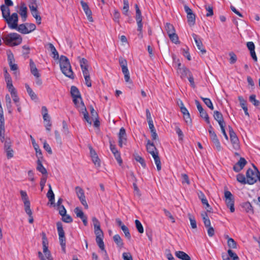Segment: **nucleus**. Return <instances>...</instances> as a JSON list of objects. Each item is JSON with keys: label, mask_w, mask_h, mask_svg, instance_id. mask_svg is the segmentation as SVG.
<instances>
[{"label": "nucleus", "mask_w": 260, "mask_h": 260, "mask_svg": "<svg viewBox=\"0 0 260 260\" xmlns=\"http://www.w3.org/2000/svg\"><path fill=\"white\" fill-rule=\"evenodd\" d=\"M1 10L2 12L3 17L7 23L10 28H16L17 27V22L18 21V17L16 13H13L10 16V9L2 5L1 6Z\"/></svg>", "instance_id": "obj_1"}, {"label": "nucleus", "mask_w": 260, "mask_h": 260, "mask_svg": "<svg viewBox=\"0 0 260 260\" xmlns=\"http://www.w3.org/2000/svg\"><path fill=\"white\" fill-rule=\"evenodd\" d=\"M2 39L5 44L9 46H15L20 44L22 39L21 36L17 33L12 32L3 36Z\"/></svg>", "instance_id": "obj_2"}, {"label": "nucleus", "mask_w": 260, "mask_h": 260, "mask_svg": "<svg viewBox=\"0 0 260 260\" xmlns=\"http://www.w3.org/2000/svg\"><path fill=\"white\" fill-rule=\"evenodd\" d=\"M60 68L62 73L67 77L74 78V74L69 59L65 56L61 55L60 58Z\"/></svg>", "instance_id": "obj_3"}, {"label": "nucleus", "mask_w": 260, "mask_h": 260, "mask_svg": "<svg viewBox=\"0 0 260 260\" xmlns=\"http://www.w3.org/2000/svg\"><path fill=\"white\" fill-rule=\"evenodd\" d=\"M253 166L255 169L254 171L249 168L247 170L246 173L247 183L250 185L253 184L257 181V178L258 176L257 170H258V169L255 166Z\"/></svg>", "instance_id": "obj_4"}, {"label": "nucleus", "mask_w": 260, "mask_h": 260, "mask_svg": "<svg viewBox=\"0 0 260 260\" xmlns=\"http://www.w3.org/2000/svg\"><path fill=\"white\" fill-rule=\"evenodd\" d=\"M224 198L226 206L230 208V211L233 213L235 211L234 196L230 191L226 190L224 191Z\"/></svg>", "instance_id": "obj_5"}, {"label": "nucleus", "mask_w": 260, "mask_h": 260, "mask_svg": "<svg viewBox=\"0 0 260 260\" xmlns=\"http://www.w3.org/2000/svg\"><path fill=\"white\" fill-rule=\"evenodd\" d=\"M119 62L122 68V72L124 75V80L125 82H128L130 80V76L127 67V61L123 58H120L119 59Z\"/></svg>", "instance_id": "obj_6"}, {"label": "nucleus", "mask_w": 260, "mask_h": 260, "mask_svg": "<svg viewBox=\"0 0 260 260\" xmlns=\"http://www.w3.org/2000/svg\"><path fill=\"white\" fill-rule=\"evenodd\" d=\"M76 194L80 201L81 204L85 207L86 209L88 208V205L85 199L84 191L83 189L79 186L75 187Z\"/></svg>", "instance_id": "obj_7"}, {"label": "nucleus", "mask_w": 260, "mask_h": 260, "mask_svg": "<svg viewBox=\"0 0 260 260\" xmlns=\"http://www.w3.org/2000/svg\"><path fill=\"white\" fill-rule=\"evenodd\" d=\"M11 144L12 142L11 140L10 139H6L5 142L4 149L8 159H10L13 157L14 151L11 147Z\"/></svg>", "instance_id": "obj_8"}, {"label": "nucleus", "mask_w": 260, "mask_h": 260, "mask_svg": "<svg viewBox=\"0 0 260 260\" xmlns=\"http://www.w3.org/2000/svg\"><path fill=\"white\" fill-rule=\"evenodd\" d=\"M195 103L196 104L197 109L200 112V116L204 118L205 121L208 123L210 124V120L209 116L206 111L204 110L201 104L198 100H195Z\"/></svg>", "instance_id": "obj_9"}, {"label": "nucleus", "mask_w": 260, "mask_h": 260, "mask_svg": "<svg viewBox=\"0 0 260 260\" xmlns=\"http://www.w3.org/2000/svg\"><path fill=\"white\" fill-rule=\"evenodd\" d=\"M80 3L84 13L87 17L88 20L90 22H92L93 18L92 17V12L90 9L88 4L83 1H81Z\"/></svg>", "instance_id": "obj_10"}, {"label": "nucleus", "mask_w": 260, "mask_h": 260, "mask_svg": "<svg viewBox=\"0 0 260 260\" xmlns=\"http://www.w3.org/2000/svg\"><path fill=\"white\" fill-rule=\"evenodd\" d=\"M29 8L32 16L36 19V22L38 24L41 23V17L37 10V5H29Z\"/></svg>", "instance_id": "obj_11"}, {"label": "nucleus", "mask_w": 260, "mask_h": 260, "mask_svg": "<svg viewBox=\"0 0 260 260\" xmlns=\"http://www.w3.org/2000/svg\"><path fill=\"white\" fill-rule=\"evenodd\" d=\"M146 148L147 152L151 154L153 157L158 155V151L154 143L151 142L150 140H147Z\"/></svg>", "instance_id": "obj_12"}, {"label": "nucleus", "mask_w": 260, "mask_h": 260, "mask_svg": "<svg viewBox=\"0 0 260 260\" xmlns=\"http://www.w3.org/2000/svg\"><path fill=\"white\" fill-rule=\"evenodd\" d=\"M126 134L125 129L124 127H121L118 134V144L120 147H122L123 144H125L126 142Z\"/></svg>", "instance_id": "obj_13"}, {"label": "nucleus", "mask_w": 260, "mask_h": 260, "mask_svg": "<svg viewBox=\"0 0 260 260\" xmlns=\"http://www.w3.org/2000/svg\"><path fill=\"white\" fill-rule=\"evenodd\" d=\"M210 137L211 139V141L213 143L214 146L215 147V148L218 151H220L221 150V146L220 143V142L219 141V139H218V137L215 134V132H210Z\"/></svg>", "instance_id": "obj_14"}, {"label": "nucleus", "mask_w": 260, "mask_h": 260, "mask_svg": "<svg viewBox=\"0 0 260 260\" xmlns=\"http://www.w3.org/2000/svg\"><path fill=\"white\" fill-rule=\"evenodd\" d=\"M247 162L246 160L244 157H240L239 161L234 166V171L236 172H240L247 164Z\"/></svg>", "instance_id": "obj_15"}, {"label": "nucleus", "mask_w": 260, "mask_h": 260, "mask_svg": "<svg viewBox=\"0 0 260 260\" xmlns=\"http://www.w3.org/2000/svg\"><path fill=\"white\" fill-rule=\"evenodd\" d=\"M192 36L195 41L196 44L198 47V49L200 50L202 54L206 53V50L203 47L202 42L200 37L195 34H192Z\"/></svg>", "instance_id": "obj_16"}, {"label": "nucleus", "mask_w": 260, "mask_h": 260, "mask_svg": "<svg viewBox=\"0 0 260 260\" xmlns=\"http://www.w3.org/2000/svg\"><path fill=\"white\" fill-rule=\"evenodd\" d=\"M110 149L112 152L113 153L115 159L117 160V162L119 165H121L122 162V160L120 156V154L119 151L117 150L115 147V146L110 144Z\"/></svg>", "instance_id": "obj_17"}, {"label": "nucleus", "mask_w": 260, "mask_h": 260, "mask_svg": "<svg viewBox=\"0 0 260 260\" xmlns=\"http://www.w3.org/2000/svg\"><path fill=\"white\" fill-rule=\"evenodd\" d=\"M27 8L24 3H21L20 6L19 13L22 17V21L24 22L27 18Z\"/></svg>", "instance_id": "obj_18"}, {"label": "nucleus", "mask_w": 260, "mask_h": 260, "mask_svg": "<svg viewBox=\"0 0 260 260\" xmlns=\"http://www.w3.org/2000/svg\"><path fill=\"white\" fill-rule=\"evenodd\" d=\"M177 73L180 75L181 78L188 77L191 73L188 69L183 66L179 69H177Z\"/></svg>", "instance_id": "obj_19"}, {"label": "nucleus", "mask_w": 260, "mask_h": 260, "mask_svg": "<svg viewBox=\"0 0 260 260\" xmlns=\"http://www.w3.org/2000/svg\"><path fill=\"white\" fill-rule=\"evenodd\" d=\"M230 137L231 143L233 146V148L236 150L239 149V141L236 133H233L230 135Z\"/></svg>", "instance_id": "obj_20"}, {"label": "nucleus", "mask_w": 260, "mask_h": 260, "mask_svg": "<svg viewBox=\"0 0 260 260\" xmlns=\"http://www.w3.org/2000/svg\"><path fill=\"white\" fill-rule=\"evenodd\" d=\"M213 117L214 119L218 122L219 126H221V124L225 125L223 115L221 112L218 111H215L214 112Z\"/></svg>", "instance_id": "obj_21"}, {"label": "nucleus", "mask_w": 260, "mask_h": 260, "mask_svg": "<svg viewBox=\"0 0 260 260\" xmlns=\"http://www.w3.org/2000/svg\"><path fill=\"white\" fill-rule=\"evenodd\" d=\"M29 66L31 74L37 78L40 77V75L39 73L38 70L36 66V64L32 59H29Z\"/></svg>", "instance_id": "obj_22"}, {"label": "nucleus", "mask_w": 260, "mask_h": 260, "mask_svg": "<svg viewBox=\"0 0 260 260\" xmlns=\"http://www.w3.org/2000/svg\"><path fill=\"white\" fill-rule=\"evenodd\" d=\"M80 107L81 108V111L79 112L83 114V115H84V118L87 121V122L91 124V121L90 120L88 113L87 111L85 106L84 105V104H81Z\"/></svg>", "instance_id": "obj_23"}, {"label": "nucleus", "mask_w": 260, "mask_h": 260, "mask_svg": "<svg viewBox=\"0 0 260 260\" xmlns=\"http://www.w3.org/2000/svg\"><path fill=\"white\" fill-rule=\"evenodd\" d=\"M175 255L182 260H191L190 257L182 251H178L175 252Z\"/></svg>", "instance_id": "obj_24"}, {"label": "nucleus", "mask_w": 260, "mask_h": 260, "mask_svg": "<svg viewBox=\"0 0 260 260\" xmlns=\"http://www.w3.org/2000/svg\"><path fill=\"white\" fill-rule=\"evenodd\" d=\"M113 240L118 248H121L123 247L124 243L123 240L118 234L113 236Z\"/></svg>", "instance_id": "obj_25"}, {"label": "nucleus", "mask_w": 260, "mask_h": 260, "mask_svg": "<svg viewBox=\"0 0 260 260\" xmlns=\"http://www.w3.org/2000/svg\"><path fill=\"white\" fill-rule=\"evenodd\" d=\"M71 94L73 99L79 98L81 100V96L78 89L75 86H72L71 88Z\"/></svg>", "instance_id": "obj_26"}, {"label": "nucleus", "mask_w": 260, "mask_h": 260, "mask_svg": "<svg viewBox=\"0 0 260 260\" xmlns=\"http://www.w3.org/2000/svg\"><path fill=\"white\" fill-rule=\"evenodd\" d=\"M37 170L41 173L43 175H46L47 174V171L42 165L41 159H38L37 161Z\"/></svg>", "instance_id": "obj_27"}, {"label": "nucleus", "mask_w": 260, "mask_h": 260, "mask_svg": "<svg viewBox=\"0 0 260 260\" xmlns=\"http://www.w3.org/2000/svg\"><path fill=\"white\" fill-rule=\"evenodd\" d=\"M25 24H21L19 25H17V27L16 29H17L19 32L22 34H27L30 32V31H28V28L26 26Z\"/></svg>", "instance_id": "obj_28"}, {"label": "nucleus", "mask_w": 260, "mask_h": 260, "mask_svg": "<svg viewBox=\"0 0 260 260\" xmlns=\"http://www.w3.org/2000/svg\"><path fill=\"white\" fill-rule=\"evenodd\" d=\"M5 131V119L3 115V109H1V113L0 115V137L2 136Z\"/></svg>", "instance_id": "obj_29"}, {"label": "nucleus", "mask_w": 260, "mask_h": 260, "mask_svg": "<svg viewBox=\"0 0 260 260\" xmlns=\"http://www.w3.org/2000/svg\"><path fill=\"white\" fill-rule=\"evenodd\" d=\"M201 216L205 227L208 228L210 226L211 222L207 213L206 212H203L201 213Z\"/></svg>", "instance_id": "obj_30"}, {"label": "nucleus", "mask_w": 260, "mask_h": 260, "mask_svg": "<svg viewBox=\"0 0 260 260\" xmlns=\"http://www.w3.org/2000/svg\"><path fill=\"white\" fill-rule=\"evenodd\" d=\"M49 186V190L47 193V197L48 198L49 201L51 202V204H53L54 203L55 201V197L54 194L52 190L51 186L50 184L48 185Z\"/></svg>", "instance_id": "obj_31"}, {"label": "nucleus", "mask_w": 260, "mask_h": 260, "mask_svg": "<svg viewBox=\"0 0 260 260\" xmlns=\"http://www.w3.org/2000/svg\"><path fill=\"white\" fill-rule=\"evenodd\" d=\"M80 67L82 71V73L84 72H88V61L86 59L82 58L80 60Z\"/></svg>", "instance_id": "obj_32"}, {"label": "nucleus", "mask_w": 260, "mask_h": 260, "mask_svg": "<svg viewBox=\"0 0 260 260\" xmlns=\"http://www.w3.org/2000/svg\"><path fill=\"white\" fill-rule=\"evenodd\" d=\"M25 86L27 91V92L30 96V98L32 100H35L38 99L37 95L36 93L33 91L32 89L29 87V86L27 84H25Z\"/></svg>", "instance_id": "obj_33"}, {"label": "nucleus", "mask_w": 260, "mask_h": 260, "mask_svg": "<svg viewBox=\"0 0 260 260\" xmlns=\"http://www.w3.org/2000/svg\"><path fill=\"white\" fill-rule=\"evenodd\" d=\"M135 7L136 9V20L137 22L142 21V16L141 14V10H140L138 5L135 4Z\"/></svg>", "instance_id": "obj_34"}, {"label": "nucleus", "mask_w": 260, "mask_h": 260, "mask_svg": "<svg viewBox=\"0 0 260 260\" xmlns=\"http://www.w3.org/2000/svg\"><path fill=\"white\" fill-rule=\"evenodd\" d=\"M187 22L188 23V24L192 26L194 25L195 24V21H196V15L193 13H191L190 14H188L187 15Z\"/></svg>", "instance_id": "obj_35"}, {"label": "nucleus", "mask_w": 260, "mask_h": 260, "mask_svg": "<svg viewBox=\"0 0 260 260\" xmlns=\"http://www.w3.org/2000/svg\"><path fill=\"white\" fill-rule=\"evenodd\" d=\"M48 46H49V48L50 51L51 52L52 54L53 55V57L54 59L58 58L59 57V55H58V53L56 49H55V47L54 46V45L51 43H49Z\"/></svg>", "instance_id": "obj_36"}, {"label": "nucleus", "mask_w": 260, "mask_h": 260, "mask_svg": "<svg viewBox=\"0 0 260 260\" xmlns=\"http://www.w3.org/2000/svg\"><path fill=\"white\" fill-rule=\"evenodd\" d=\"M83 74L85 79V84L88 87L91 86V81L90 78L89 73L88 72H84Z\"/></svg>", "instance_id": "obj_37"}, {"label": "nucleus", "mask_w": 260, "mask_h": 260, "mask_svg": "<svg viewBox=\"0 0 260 260\" xmlns=\"http://www.w3.org/2000/svg\"><path fill=\"white\" fill-rule=\"evenodd\" d=\"M242 207L244 208L246 212H251L253 213V207L249 202L244 203Z\"/></svg>", "instance_id": "obj_38"}, {"label": "nucleus", "mask_w": 260, "mask_h": 260, "mask_svg": "<svg viewBox=\"0 0 260 260\" xmlns=\"http://www.w3.org/2000/svg\"><path fill=\"white\" fill-rule=\"evenodd\" d=\"M34 147L36 150V156L38 159H42L43 156L41 149L39 148V145L36 143H33Z\"/></svg>", "instance_id": "obj_39"}, {"label": "nucleus", "mask_w": 260, "mask_h": 260, "mask_svg": "<svg viewBox=\"0 0 260 260\" xmlns=\"http://www.w3.org/2000/svg\"><path fill=\"white\" fill-rule=\"evenodd\" d=\"M201 99L203 101L204 103L209 108H210L212 110L214 109V107L213 106L212 103L210 99L205 98L202 96H201Z\"/></svg>", "instance_id": "obj_40"}, {"label": "nucleus", "mask_w": 260, "mask_h": 260, "mask_svg": "<svg viewBox=\"0 0 260 260\" xmlns=\"http://www.w3.org/2000/svg\"><path fill=\"white\" fill-rule=\"evenodd\" d=\"M165 28L168 36L175 32L173 25L170 23H167L165 26Z\"/></svg>", "instance_id": "obj_41"}, {"label": "nucleus", "mask_w": 260, "mask_h": 260, "mask_svg": "<svg viewBox=\"0 0 260 260\" xmlns=\"http://www.w3.org/2000/svg\"><path fill=\"white\" fill-rule=\"evenodd\" d=\"M129 10L128 0H123V14L125 16H128Z\"/></svg>", "instance_id": "obj_42"}, {"label": "nucleus", "mask_w": 260, "mask_h": 260, "mask_svg": "<svg viewBox=\"0 0 260 260\" xmlns=\"http://www.w3.org/2000/svg\"><path fill=\"white\" fill-rule=\"evenodd\" d=\"M104 237H96L95 241L100 248L103 250L105 249V245L103 242Z\"/></svg>", "instance_id": "obj_43"}, {"label": "nucleus", "mask_w": 260, "mask_h": 260, "mask_svg": "<svg viewBox=\"0 0 260 260\" xmlns=\"http://www.w3.org/2000/svg\"><path fill=\"white\" fill-rule=\"evenodd\" d=\"M237 180L242 184H245L247 183V178L242 174H238L237 175Z\"/></svg>", "instance_id": "obj_44"}, {"label": "nucleus", "mask_w": 260, "mask_h": 260, "mask_svg": "<svg viewBox=\"0 0 260 260\" xmlns=\"http://www.w3.org/2000/svg\"><path fill=\"white\" fill-rule=\"evenodd\" d=\"M137 25H138L137 30L139 32V33L138 35V36L140 39H142L143 37V33H142V28H143L142 21L137 22Z\"/></svg>", "instance_id": "obj_45"}, {"label": "nucleus", "mask_w": 260, "mask_h": 260, "mask_svg": "<svg viewBox=\"0 0 260 260\" xmlns=\"http://www.w3.org/2000/svg\"><path fill=\"white\" fill-rule=\"evenodd\" d=\"M20 193L21 196L22 200L24 204L29 203L28 197L26 193V192L23 190H20Z\"/></svg>", "instance_id": "obj_46"}, {"label": "nucleus", "mask_w": 260, "mask_h": 260, "mask_svg": "<svg viewBox=\"0 0 260 260\" xmlns=\"http://www.w3.org/2000/svg\"><path fill=\"white\" fill-rule=\"evenodd\" d=\"M57 230L58 234V236L65 235L64 230L63 229L62 223L58 221L56 223Z\"/></svg>", "instance_id": "obj_47"}, {"label": "nucleus", "mask_w": 260, "mask_h": 260, "mask_svg": "<svg viewBox=\"0 0 260 260\" xmlns=\"http://www.w3.org/2000/svg\"><path fill=\"white\" fill-rule=\"evenodd\" d=\"M73 102L79 111H80L81 109L80 107L81 104H84L82 99L80 100L79 98H74L73 99Z\"/></svg>", "instance_id": "obj_48"}, {"label": "nucleus", "mask_w": 260, "mask_h": 260, "mask_svg": "<svg viewBox=\"0 0 260 260\" xmlns=\"http://www.w3.org/2000/svg\"><path fill=\"white\" fill-rule=\"evenodd\" d=\"M255 94H252L249 96V101L251 102L255 106L257 107L260 105V102L256 100Z\"/></svg>", "instance_id": "obj_49"}, {"label": "nucleus", "mask_w": 260, "mask_h": 260, "mask_svg": "<svg viewBox=\"0 0 260 260\" xmlns=\"http://www.w3.org/2000/svg\"><path fill=\"white\" fill-rule=\"evenodd\" d=\"M135 224L138 231L140 233H143L144 232V229L141 222L139 220L136 219L135 220Z\"/></svg>", "instance_id": "obj_50"}, {"label": "nucleus", "mask_w": 260, "mask_h": 260, "mask_svg": "<svg viewBox=\"0 0 260 260\" xmlns=\"http://www.w3.org/2000/svg\"><path fill=\"white\" fill-rule=\"evenodd\" d=\"M121 230L123 232V233H124V234L125 235V237L127 239L131 240V236L130 233L129 232V230H128V228L126 226H125V225H123L122 226Z\"/></svg>", "instance_id": "obj_51"}, {"label": "nucleus", "mask_w": 260, "mask_h": 260, "mask_svg": "<svg viewBox=\"0 0 260 260\" xmlns=\"http://www.w3.org/2000/svg\"><path fill=\"white\" fill-rule=\"evenodd\" d=\"M228 245L231 248H236L237 243L235 241L231 238H229L228 240Z\"/></svg>", "instance_id": "obj_52"}, {"label": "nucleus", "mask_w": 260, "mask_h": 260, "mask_svg": "<svg viewBox=\"0 0 260 260\" xmlns=\"http://www.w3.org/2000/svg\"><path fill=\"white\" fill-rule=\"evenodd\" d=\"M169 37L172 42L175 44H177L179 43L178 37L177 35L175 33V32L173 34H170V35H169Z\"/></svg>", "instance_id": "obj_53"}, {"label": "nucleus", "mask_w": 260, "mask_h": 260, "mask_svg": "<svg viewBox=\"0 0 260 260\" xmlns=\"http://www.w3.org/2000/svg\"><path fill=\"white\" fill-rule=\"evenodd\" d=\"M205 8L207 11V13L206 14L207 17H210L213 15V7L209 5H205Z\"/></svg>", "instance_id": "obj_54"}, {"label": "nucleus", "mask_w": 260, "mask_h": 260, "mask_svg": "<svg viewBox=\"0 0 260 260\" xmlns=\"http://www.w3.org/2000/svg\"><path fill=\"white\" fill-rule=\"evenodd\" d=\"M120 17V14L119 12L117 10L115 9L114 11V13H113V20L115 22L119 23Z\"/></svg>", "instance_id": "obj_55"}, {"label": "nucleus", "mask_w": 260, "mask_h": 260, "mask_svg": "<svg viewBox=\"0 0 260 260\" xmlns=\"http://www.w3.org/2000/svg\"><path fill=\"white\" fill-rule=\"evenodd\" d=\"M188 218L190 220V225L192 229H196L197 228V223L195 219V218L194 216L191 215V214H188Z\"/></svg>", "instance_id": "obj_56"}, {"label": "nucleus", "mask_w": 260, "mask_h": 260, "mask_svg": "<svg viewBox=\"0 0 260 260\" xmlns=\"http://www.w3.org/2000/svg\"><path fill=\"white\" fill-rule=\"evenodd\" d=\"M153 158H154L155 164L156 166L157 170L158 171H160L161 170V162H160V158H159L158 155L157 156H155V157H154Z\"/></svg>", "instance_id": "obj_57"}, {"label": "nucleus", "mask_w": 260, "mask_h": 260, "mask_svg": "<svg viewBox=\"0 0 260 260\" xmlns=\"http://www.w3.org/2000/svg\"><path fill=\"white\" fill-rule=\"evenodd\" d=\"M135 159L137 161L140 163L141 166L144 168H145L146 167V165L145 161V160L140 156L139 155H136L135 156Z\"/></svg>", "instance_id": "obj_58"}, {"label": "nucleus", "mask_w": 260, "mask_h": 260, "mask_svg": "<svg viewBox=\"0 0 260 260\" xmlns=\"http://www.w3.org/2000/svg\"><path fill=\"white\" fill-rule=\"evenodd\" d=\"M8 61L10 67L11 66V65L15 64V59L14 58V55L11 52H10L9 53H8Z\"/></svg>", "instance_id": "obj_59"}, {"label": "nucleus", "mask_w": 260, "mask_h": 260, "mask_svg": "<svg viewBox=\"0 0 260 260\" xmlns=\"http://www.w3.org/2000/svg\"><path fill=\"white\" fill-rule=\"evenodd\" d=\"M173 64H175L177 69H179L181 67V63L180 61L179 58H178L175 55H173L172 56Z\"/></svg>", "instance_id": "obj_60"}, {"label": "nucleus", "mask_w": 260, "mask_h": 260, "mask_svg": "<svg viewBox=\"0 0 260 260\" xmlns=\"http://www.w3.org/2000/svg\"><path fill=\"white\" fill-rule=\"evenodd\" d=\"M229 56H230V63L231 64L235 63L237 60V57L236 55L234 52H231L229 53Z\"/></svg>", "instance_id": "obj_61"}, {"label": "nucleus", "mask_w": 260, "mask_h": 260, "mask_svg": "<svg viewBox=\"0 0 260 260\" xmlns=\"http://www.w3.org/2000/svg\"><path fill=\"white\" fill-rule=\"evenodd\" d=\"M62 216V220L66 223H71L73 221V219L72 217L66 214L64 215H61Z\"/></svg>", "instance_id": "obj_62"}, {"label": "nucleus", "mask_w": 260, "mask_h": 260, "mask_svg": "<svg viewBox=\"0 0 260 260\" xmlns=\"http://www.w3.org/2000/svg\"><path fill=\"white\" fill-rule=\"evenodd\" d=\"M228 253L229 257L232 258L233 260H239V258L236 253L234 252L231 249H229Z\"/></svg>", "instance_id": "obj_63"}, {"label": "nucleus", "mask_w": 260, "mask_h": 260, "mask_svg": "<svg viewBox=\"0 0 260 260\" xmlns=\"http://www.w3.org/2000/svg\"><path fill=\"white\" fill-rule=\"evenodd\" d=\"M74 212L78 217L82 218L85 216L83 212L78 207H76L74 210Z\"/></svg>", "instance_id": "obj_64"}]
</instances>
